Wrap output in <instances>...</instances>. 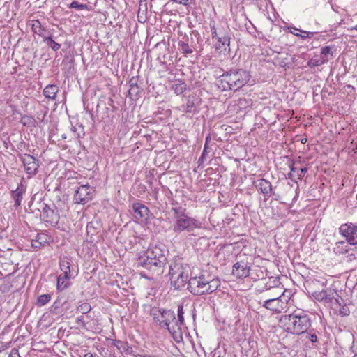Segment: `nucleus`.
Masks as SVG:
<instances>
[{
    "label": "nucleus",
    "mask_w": 357,
    "mask_h": 357,
    "mask_svg": "<svg viewBox=\"0 0 357 357\" xmlns=\"http://www.w3.org/2000/svg\"><path fill=\"white\" fill-rule=\"evenodd\" d=\"M70 274H61L57 278V289L63 291L66 289L69 285V280Z\"/></svg>",
    "instance_id": "23"
},
{
    "label": "nucleus",
    "mask_w": 357,
    "mask_h": 357,
    "mask_svg": "<svg viewBox=\"0 0 357 357\" xmlns=\"http://www.w3.org/2000/svg\"><path fill=\"white\" fill-rule=\"evenodd\" d=\"M190 273V267L187 263L181 258L174 259L169 265V275L171 285L175 289H180L185 287L186 282L189 280Z\"/></svg>",
    "instance_id": "6"
},
{
    "label": "nucleus",
    "mask_w": 357,
    "mask_h": 357,
    "mask_svg": "<svg viewBox=\"0 0 357 357\" xmlns=\"http://www.w3.org/2000/svg\"><path fill=\"white\" fill-rule=\"evenodd\" d=\"M183 314V307L180 305L178 307V319H176L178 321V326H176L179 335H181V326L184 324Z\"/></svg>",
    "instance_id": "29"
},
{
    "label": "nucleus",
    "mask_w": 357,
    "mask_h": 357,
    "mask_svg": "<svg viewBox=\"0 0 357 357\" xmlns=\"http://www.w3.org/2000/svg\"><path fill=\"white\" fill-rule=\"evenodd\" d=\"M339 233L349 245L355 246L353 250L357 251V225L352 222L342 224L339 227Z\"/></svg>",
    "instance_id": "9"
},
{
    "label": "nucleus",
    "mask_w": 357,
    "mask_h": 357,
    "mask_svg": "<svg viewBox=\"0 0 357 357\" xmlns=\"http://www.w3.org/2000/svg\"><path fill=\"white\" fill-rule=\"evenodd\" d=\"M326 289L321 291H315L312 293V296L319 302L324 303Z\"/></svg>",
    "instance_id": "36"
},
{
    "label": "nucleus",
    "mask_w": 357,
    "mask_h": 357,
    "mask_svg": "<svg viewBox=\"0 0 357 357\" xmlns=\"http://www.w3.org/2000/svg\"><path fill=\"white\" fill-rule=\"evenodd\" d=\"M20 160L23 162L26 172L28 174L34 175L36 174L38 168L37 160L30 154H24L20 156Z\"/></svg>",
    "instance_id": "13"
},
{
    "label": "nucleus",
    "mask_w": 357,
    "mask_h": 357,
    "mask_svg": "<svg viewBox=\"0 0 357 357\" xmlns=\"http://www.w3.org/2000/svg\"><path fill=\"white\" fill-rule=\"evenodd\" d=\"M250 266L243 261L236 262L233 265L232 274L238 278H245L249 276Z\"/></svg>",
    "instance_id": "15"
},
{
    "label": "nucleus",
    "mask_w": 357,
    "mask_h": 357,
    "mask_svg": "<svg viewBox=\"0 0 357 357\" xmlns=\"http://www.w3.org/2000/svg\"><path fill=\"white\" fill-rule=\"evenodd\" d=\"M9 357H20L18 350L16 349H13L10 351Z\"/></svg>",
    "instance_id": "48"
},
{
    "label": "nucleus",
    "mask_w": 357,
    "mask_h": 357,
    "mask_svg": "<svg viewBox=\"0 0 357 357\" xmlns=\"http://www.w3.org/2000/svg\"><path fill=\"white\" fill-rule=\"evenodd\" d=\"M250 73L243 69H231L220 76L218 86L222 91L239 89L250 79Z\"/></svg>",
    "instance_id": "5"
},
{
    "label": "nucleus",
    "mask_w": 357,
    "mask_h": 357,
    "mask_svg": "<svg viewBox=\"0 0 357 357\" xmlns=\"http://www.w3.org/2000/svg\"><path fill=\"white\" fill-rule=\"evenodd\" d=\"M58 91L59 88L56 85L49 84L44 88L43 93L46 98L54 100L56 99Z\"/></svg>",
    "instance_id": "21"
},
{
    "label": "nucleus",
    "mask_w": 357,
    "mask_h": 357,
    "mask_svg": "<svg viewBox=\"0 0 357 357\" xmlns=\"http://www.w3.org/2000/svg\"><path fill=\"white\" fill-rule=\"evenodd\" d=\"M353 357H357V354H355Z\"/></svg>",
    "instance_id": "60"
},
{
    "label": "nucleus",
    "mask_w": 357,
    "mask_h": 357,
    "mask_svg": "<svg viewBox=\"0 0 357 357\" xmlns=\"http://www.w3.org/2000/svg\"><path fill=\"white\" fill-rule=\"evenodd\" d=\"M69 8H75L78 10H84V9H86L87 8V5L86 4H82V3H79L78 1H73L69 6Z\"/></svg>",
    "instance_id": "41"
},
{
    "label": "nucleus",
    "mask_w": 357,
    "mask_h": 357,
    "mask_svg": "<svg viewBox=\"0 0 357 357\" xmlns=\"http://www.w3.org/2000/svg\"><path fill=\"white\" fill-rule=\"evenodd\" d=\"M31 245L35 248L40 249L42 246H44V244L38 240H32Z\"/></svg>",
    "instance_id": "43"
},
{
    "label": "nucleus",
    "mask_w": 357,
    "mask_h": 357,
    "mask_svg": "<svg viewBox=\"0 0 357 357\" xmlns=\"http://www.w3.org/2000/svg\"><path fill=\"white\" fill-rule=\"evenodd\" d=\"M161 319L159 321V326L167 328L168 331L174 336L178 333L176 326H178L175 313L172 310H162L160 312Z\"/></svg>",
    "instance_id": "8"
},
{
    "label": "nucleus",
    "mask_w": 357,
    "mask_h": 357,
    "mask_svg": "<svg viewBox=\"0 0 357 357\" xmlns=\"http://www.w3.org/2000/svg\"><path fill=\"white\" fill-rule=\"evenodd\" d=\"M70 262L68 259H61L60 260V269L63 272L61 274H70Z\"/></svg>",
    "instance_id": "33"
},
{
    "label": "nucleus",
    "mask_w": 357,
    "mask_h": 357,
    "mask_svg": "<svg viewBox=\"0 0 357 357\" xmlns=\"http://www.w3.org/2000/svg\"><path fill=\"white\" fill-rule=\"evenodd\" d=\"M99 227L98 222H90L86 225V232L88 234L94 235L97 233V229Z\"/></svg>",
    "instance_id": "35"
},
{
    "label": "nucleus",
    "mask_w": 357,
    "mask_h": 357,
    "mask_svg": "<svg viewBox=\"0 0 357 357\" xmlns=\"http://www.w3.org/2000/svg\"><path fill=\"white\" fill-rule=\"evenodd\" d=\"M211 140V137L209 135H208L206 138V142H205V145L204 146H206V148L208 147V142Z\"/></svg>",
    "instance_id": "54"
},
{
    "label": "nucleus",
    "mask_w": 357,
    "mask_h": 357,
    "mask_svg": "<svg viewBox=\"0 0 357 357\" xmlns=\"http://www.w3.org/2000/svg\"><path fill=\"white\" fill-rule=\"evenodd\" d=\"M173 2L187 6L189 4V0H172Z\"/></svg>",
    "instance_id": "49"
},
{
    "label": "nucleus",
    "mask_w": 357,
    "mask_h": 357,
    "mask_svg": "<svg viewBox=\"0 0 357 357\" xmlns=\"http://www.w3.org/2000/svg\"><path fill=\"white\" fill-rule=\"evenodd\" d=\"M42 207V218L47 222L52 225H56L59 222L60 216L58 211H55L47 204L43 203Z\"/></svg>",
    "instance_id": "11"
},
{
    "label": "nucleus",
    "mask_w": 357,
    "mask_h": 357,
    "mask_svg": "<svg viewBox=\"0 0 357 357\" xmlns=\"http://www.w3.org/2000/svg\"><path fill=\"white\" fill-rule=\"evenodd\" d=\"M135 357H149L148 356H146V355H140V354L135 355Z\"/></svg>",
    "instance_id": "57"
},
{
    "label": "nucleus",
    "mask_w": 357,
    "mask_h": 357,
    "mask_svg": "<svg viewBox=\"0 0 357 357\" xmlns=\"http://www.w3.org/2000/svg\"><path fill=\"white\" fill-rule=\"evenodd\" d=\"M178 45L179 50L184 56L192 53V49L189 46L188 43L179 41Z\"/></svg>",
    "instance_id": "30"
},
{
    "label": "nucleus",
    "mask_w": 357,
    "mask_h": 357,
    "mask_svg": "<svg viewBox=\"0 0 357 357\" xmlns=\"http://www.w3.org/2000/svg\"><path fill=\"white\" fill-rule=\"evenodd\" d=\"M289 30L291 33L303 39L312 38L315 34V32L303 31L296 27H289Z\"/></svg>",
    "instance_id": "24"
},
{
    "label": "nucleus",
    "mask_w": 357,
    "mask_h": 357,
    "mask_svg": "<svg viewBox=\"0 0 357 357\" xmlns=\"http://www.w3.org/2000/svg\"><path fill=\"white\" fill-rule=\"evenodd\" d=\"M62 138H63V139H66V135H62Z\"/></svg>",
    "instance_id": "59"
},
{
    "label": "nucleus",
    "mask_w": 357,
    "mask_h": 357,
    "mask_svg": "<svg viewBox=\"0 0 357 357\" xmlns=\"http://www.w3.org/2000/svg\"><path fill=\"white\" fill-rule=\"evenodd\" d=\"M43 41L54 51H57L61 48V45L52 40V37L44 36Z\"/></svg>",
    "instance_id": "32"
},
{
    "label": "nucleus",
    "mask_w": 357,
    "mask_h": 357,
    "mask_svg": "<svg viewBox=\"0 0 357 357\" xmlns=\"http://www.w3.org/2000/svg\"><path fill=\"white\" fill-rule=\"evenodd\" d=\"M32 31L34 32V33L39 35L40 36H42L43 38L45 36H43V32L45 31V29L43 28L41 23L39 20H33L32 21Z\"/></svg>",
    "instance_id": "27"
},
{
    "label": "nucleus",
    "mask_w": 357,
    "mask_h": 357,
    "mask_svg": "<svg viewBox=\"0 0 357 357\" xmlns=\"http://www.w3.org/2000/svg\"><path fill=\"white\" fill-rule=\"evenodd\" d=\"M167 250L155 245L148 248L137 260V267L143 268L149 272V275L145 272H141L140 275L149 280H153L155 277L161 275L164 273V268L167 263Z\"/></svg>",
    "instance_id": "1"
},
{
    "label": "nucleus",
    "mask_w": 357,
    "mask_h": 357,
    "mask_svg": "<svg viewBox=\"0 0 357 357\" xmlns=\"http://www.w3.org/2000/svg\"><path fill=\"white\" fill-rule=\"evenodd\" d=\"M218 42L215 44V49H223L225 51H230V37L227 35L220 36L218 37Z\"/></svg>",
    "instance_id": "20"
},
{
    "label": "nucleus",
    "mask_w": 357,
    "mask_h": 357,
    "mask_svg": "<svg viewBox=\"0 0 357 357\" xmlns=\"http://www.w3.org/2000/svg\"><path fill=\"white\" fill-rule=\"evenodd\" d=\"M306 140H307L306 139H302L301 142L302 143H305Z\"/></svg>",
    "instance_id": "58"
},
{
    "label": "nucleus",
    "mask_w": 357,
    "mask_h": 357,
    "mask_svg": "<svg viewBox=\"0 0 357 357\" xmlns=\"http://www.w3.org/2000/svg\"><path fill=\"white\" fill-rule=\"evenodd\" d=\"M160 312L162 311L160 310H152L151 312V314L153 317V319L155 323L159 325V321L161 319L160 318Z\"/></svg>",
    "instance_id": "42"
},
{
    "label": "nucleus",
    "mask_w": 357,
    "mask_h": 357,
    "mask_svg": "<svg viewBox=\"0 0 357 357\" xmlns=\"http://www.w3.org/2000/svg\"><path fill=\"white\" fill-rule=\"evenodd\" d=\"M84 357H95V356L91 353H87L84 356Z\"/></svg>",
    "instance_id": "56"
},
{
    "label": "nucleus",
    "mask_w": 357,
    "mask_h": 357,
    "mask_svg": "<svg viewBox=\"0 0 357 357\" xmlns=\"http://www.w3.org/2000/svg\"><path fill=\"white\" fill-rule=\"evenodd\" d=\"M211 33H212V38H217L219 36L218 33H217V30L215 27V24L213 25H211Z\"/></svg>",
    "instance_id": "47"
},
{
    "label": "nucleus",
    "mask_w": 357,
    "mask_h": 357,
    "mask_svg": "<svg viewBox=\"0 0 357 357\" xmlns=\"http://www.w3.org/2000/svg\"><path fill=\"white\" fill-rule=\"evenodd\" d=\"M91 310V307L89 303H83L77 307V311L82 314L89 312Z\"/></svg>",
    "instance_id": "39"
},
{
    "label": "nucleus",
    "mask_w": 357,
    "mask_h": 357,
    "mask_svg": "<svg viewBox=\"0 0 357 357\" xmlns=\"http://www.w3.org/2000/svg\"><path fill=\"white\" fill-rule=\"evenodd\" d=\"M220 286L219 278L207 271H202L198 276L190 278L188 280V289L195 296L211 294Z\"/></svg>",
    "instance_id": "2"
},
{
    "label": "nucleus",
    "mask_w": 357,
    "mask_h": 357,
    "mask_svg": "<svg viewBox=\"0 0 357 357\" xmlns=\"http://www.w3.org/2000/svg\"><path fill=\"white\" fill-rule=\"evenodd\" d=\"M328 59H312L307 62V66L314 68L328 62Z\"/></svg>",
    "instance_id": "34"
},
{
    "label": "nucleus",
    "mask_w": 357,
    "mask_h": 357,
    "mask_svg": "<svg viewBox=\"0 0 357 357\" xmlns=\"http://www.w3.org/2000/svg\"><path fill=\"white\" fill-rule=\"evenodd\" d=\"M194 97H188L186 102V105L185 106V113L189 114H194L197 112V110L196 109L195 101H194Z\"/></svg>",
    "instance_id": "28"
},
{
    "label": "nucleus",
    "mask_w": 357,
    "mask_h": 357,
    "mask_svg": "<svg viewBox=\"0 0 357 357\" xmlns=\"http://www.w3.org/2000/svg\"><path fill=\"white\" fill-rule=\"evenodd\" d=\"M137 82V77H132L129 81L130 89L128 90V93L131 97H137L139 92V88L138 86Z\"/></svg>",
    "instance_id": "25"
},
{
    "label": "nucleus",
    "mask_w": 357,
    "mask_h": 357,
    "mask_svg": "<svg viewBox=\"0 0 357 357\" xmlns=\"http://www.w3.org/2000/svg\"><path fill=\"white\" fill-rule=\"evenodd\" d=\"M349 243L346 241L336 242L333 248V252L337 255H341L349 252L350 250Z\"/></svg>",
    "instance_id": "19"
},
{
    "label": "nucleus",
    "mask_w": 357,
    "mask_h": 357,
    "mask_svg": "<svg viewBox=\"0 0 357 357\" xmlns=\"http://www.w3.org/2000/svg\"><path fill=\"white\" fill-rule=\"evenodd\" d=\"M333 56V52L331 51V47L330 46H325L321 49V59H328V56Z\"/></svg>",
    "instance_id": "40"
},
{
    "label": "nucleus",
    "mask_w": 357,
    "mask_h": 357,
    "mask_svg": "<svg viewBox=\"0 0 357 357\" xmlns=\"http://www.w3.org/2000/svg\"><path fill=\"white\" fill-rule=\"evenodd\" d=\"M26 192V188L23 186L22 182L18 184L17 188L11 191L12 198L15 202V206L18 207L21 205L23 199V195Z\"/></svg>",
    "instance_id": "17"
},
{
    "label": "nucleus",
    "mask_w": 357,
    "mask_h": 357,
    "mask_svg": "<svg viewBox=\"0 0 357 357\" xmlns=\"http://www.w3.org/2000/svg\"><path fill=\"white\" fill-rule=\"evenodd\" d=\"M35 240H38L42 241V243L45 245L46 241V236L44 234H38L36 236V238Z\"/></svg>",
    "instance_id": "44"
},
{
    "label": "nucleus",
    "mask_w": 357,
    "mask_h": 357,
    "mask_svg": "<svg viewBox=\"0 0 357 357\" xmlns=\"http://www.w3.org/2000/svg\"><path fill=\"white\" fill-rule=\"evenodd\" d=\"M206 146H204L202 156L199 158V161H202L204 157V155L206 153Z\"/></svg>",
    "instance_id": "52"
},
{
    "label": "nucleus",
    "mask_w": 357,
    "mask_h": 357,
    "mask_svg": "<svg viewBox=\"0 0 357 357\" xmlns=\"http://www.w3.org/2000/svg\"><path fill=\"white\" fill-rule=\"evenodd\" d=\"M20 123L27 127H33L35 126L36 120L31 116L24 115L20 119Z\"/></svg>",
    "instance_id": "31"
},
{
    "label": "nucleus",
    "mask_w": 357,
    "mask_h": 357,
    "mask_svg": "<svg viewBox=\"0 0 357 357\" xmlns=\"http://www.w3.org/2000/svg\"><path fill=\"white\" fill-rule=\"evenodd\" d=\"M132 214L138 221L146 220L149 218V209L140 202L134 203L132 206Z\"/></svg>",
    "instance_id": "14"
},
{
    "label": "nucleus",
    "mask_w": 357,
    "mask_h": 357,
    "mask_svg": "<svg viewBox=\"0 0 357 357\" xmlns=\"http://www.w3.org/2000/svg\"><path fill=\"white\" fill-rule=\"evenodd\" d=\"M84 317L82 316L77 319V322H83Z\"/></svg>",
    "instance_id": "55"
},
{
    "label": "nucleus",
    "mask_w": 357,
    "mask_h": 357,
    "mask_svg": "<svg viewBox=\"0 0 357 357\" xmlns=\"http://www.w3.org/2000/svg\"><path fill=\"white\" fill-rule=\"evenodd\" d=\"M112 344L117 348L122 354H132L133 352L132 347L128 344L127 342L119 340H114Z\"/></svg>",
    "instance_id": "18"
},
{
    "label": "nucleus",
    "mask_w": 357,
    "mask_h": 357,
    "mask_svg": "<svg viewBox=\"0 0 357 357\" xmlns=\"http://www.w3.org/2000/svg\"><path fill=\"white\" fill-rule=\"evenodd\" d=\"M51 296L50 294H42L38 296L37 300V305L43 306L47 304L50 301Z\"/></svg>",
    "instance_id": "38"
},
{
    "label": "nucleus",
    "mask_w": 357,
    "mask_h": 357,
    "mask_svg": "<svg viewBox=\"0 0 357 357\" xmlns=\"http://www.w3.org/2000/svg\"><path fill=\"white\" fill-rule=\"evenodd\" d=\"M94 190L88 185H83L78 188L74 195L75 202L79 204H85L93 197Z\"/></svg>",
    "instance_id": "10"
},
{
    "label": "nucleus",
    "mask_w": 357,
    "mask_h": 357,
    "mask_svg": "<svg viewBox=\"0 0 357 357\" xmlns=\"http://www.w3.org/2000/svg\"><path fill=\"white\" fill-rule=\"evenodd\" d=\"M244 3H250V4H255L257 2V0H243Z\"/></svg>",
    "instance_id": "53"
},
{
    "label": "nucleus",
    "mask_w": 357,
    "mask_h": 357,
    "mask_svg": "<svg viewBox=\"0 0 357 357\" xmlns=\"http://www.w3.org/2000/svg\"><path fill=\"white\" fill-rule=\"evenodd\" d=\"M289 167L291 169V172L289 174V177L291 178L293 176L294 172L296 171V168L294 167V164L292 162L290 164Z\"/></svg>",
    "instance_id": "50"
},
{
    "label": "nucleus",
    "mask_w": 357,
    "mask_h": 357,
    "mask_svg": "<svg viewBox=\"0 0 357 357\" xmlns=\"http://www.w3.org/2000/svg\"><path fill=\"white\" fill-rule=\"evenodd\" d=\"M343 303V299L339 296L337 291L334 289H326L324 305L334 306L341 305Z\"/></svg>",
    "instance_id": "16"
},
{
    "label": "nucleus",
    "mask_w": 357,
    "mask_h": 357,
    "mask_svg": "<svg viewBox=\"0 0 357 357\" xmlns=\"http://www.w3.org/2000/svg\"><path fill=\"white\" fill-rule=\"evenodd\" d=\"M186 84L181 80L176 81L172 85V89L177 95L183 93L186 90Z\"/></svg>",
    "instance_id": "26"
},
{
    "label": "nucleus",
    "mask_w": 357,
    "mask_h": 357,
    "mask_svg": "<svg viewBox=\"0 0 357 357\" xmlns=\"http://www.w3.org/2000/svg\"><path fill=\"white\" fill-rule=\"evenodd\" d=\"M307 172V168H301L299 169V173H298V178L299 179H301L303 177H304L305 174H306V172Z\"/></svg>",
    "instance_id": "46"
},
{
    "label": "nucleus",
    "mask_w": 357,
    "mask_h": 357,
    "mask_svg": "<svg viewBox=\"0 0 357 357\" xmlns=\"http://www.w3.org/2000/svg\"><path fill=\"white\" fill-rule=\"evenodd\" d=\"M335 307H339L338 310L340 312V314L342 317L348 316L350 314V310H349V307H347V304L344 303V301L343 300V303H342L341 305H334Z\"/></svg>",
    "instance_id": "37"
},
{
    "label": "nucleus",
    "mask_w": 357,
    "mask_h": 357,
    "mask_svg": "<svg viewBox=\"0 0 357 357\" xmlns=\"http://www.w3.org/2000/svg\"><path fill=\"white\" fill-rule=\"evenodd\" d=\"M255 188L263 194L264 199L267 200L271 195H275L270 181L265 178H259L254 182Z\"/></svg>",
    "instance_id": "12"
},
{
    "label": "nucleus",
    "mask_w": 357,
    "mask_h": 357,
    "mask_svg": "<svg viewBox=\"0 0 357 357\" xmlns=\"http://www.w3.org/2000/svg\"><path fill=\"white\" fill-rule=\"evenodd\" d=\"M172 211L174 215V224L172 229L175 234L191 233L195 229L202 227V222L185 213V208L181 206L173 207Z\"/></svg>",
    "instance_id": "4"
},
{
    "label": "nucleus",
    "mask_w": 357,
    "mask_h": 357,
    "mask_svg": "<svg viewBox=\"0 0 357 357\" xmlns=\"http://www.w3.org/2000/svg\"><path fill=\"white\" fill-rule=\"evenodd\" d=\"M272 295H273V291H268L266 293H264V297L267 299V298H273Z\"/></svg>",
    "instance_id": "51"
},
{
    "label": "nucleus",
    "mask_w": 357,
    "mask_h": 357,
    "mask_svg": "<svg viewBox=\"0 0 357 357\" xmlns=\"http://www.w3.org/2000/svg\"><path fill=\"white\" fill-rule=\"evenodd\" d=\"M280 326L287 333L301 335L311 326V320L304 312L295 310L291 314H283L279 319Z\"/></svg>",
    "instance_id": "3"
},
{
    "label": "nucleus",
    "mask_w": 357,
    "mask_h": 357,
    "mask_svg": "<svg viewBox=\"0 0 357 357\" xmlns=\"http://www.w3.org/2000/svg\"><path fill=\"white\" fill-rule=\"evenodd\" d=\"M307 338H308L312 343L317 342L318 341L317 336L315 333H309Z\"/></svg>",
    "instance_id": "45"
},
{
    "label": "nucleus",
    "mask_w": 357,
    "mask_h": 357,
    "mask_svg": "<svg viewBox=\"0 0 357 357\" xmlns=\"http://www.w3.org/2000/svg\"><path fill=\"white\" fill-rule=\"evenodd\" d=\"M280 284L279 280L275 278L273 280L271 278H269V281L268 282L264 283V287L261 289H259L258 291L261 294H264L268 291H272L275 289H282L280 287L278 284Z\"/></svg>",
    "instance_id": "22"
},
{
    "label": "nucleus",
    "mask_w": 357,
    "mask_h": 357,
    "mask_svg": "<svg viewBox=\"0 0 357 357\" xmlns=\"http://www.w3.org/2000/svg\"><path fill=\"white\" fill-rule=\"evenodd\" d=\"M286 291L282 289H273V298H269L264 301H259V303L266 309L281 313L287 307L288 301L290 299L289 296H286Z\"/></svg>",
    "instance_id": "7"
}]
</instances>
